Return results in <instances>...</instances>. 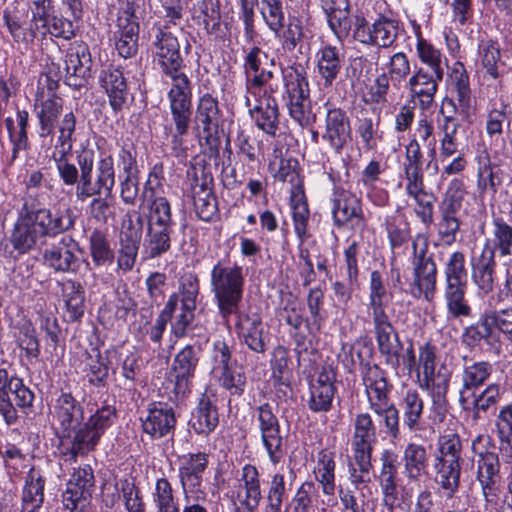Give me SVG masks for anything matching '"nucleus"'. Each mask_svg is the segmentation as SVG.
I'll use <instances>...</instances> for the list:
<instances>
[{"label":"nucleus","instance_id":"51","mask_svg":"<svg viewBox=\"0 0 512 512\" xmlns=\"http://www.w3.org/2000/svg\"><path fill=\"white\" fill-rule=\"evenodd\" d=\"M492 226V236L486 241L489 242L490 250L494 255L498 252L502 257L512 255V226L501 217H494Z\"/></svg>","mask_w":512,"mask_h":512},{"label":"nucleus","instance_id":"9","mask_svg":"<svg viewBox=\"0 0 512 512\" xmlns=\"http://www.w3.org/2000/svg\"><path fill=\"white\" fill-rule=\"evenodd\" d=\"M199 279L194 274H186L180 280L178 291L169 296L172 302L171 312L175 313L180 303L179 312L171 323V331L176 337H182L186 328L192 323L199 295Z\"/></svg>","mask_w":512,"mask_h":512},{"label":"nucleus","instance_id":"3","mask_svg":"<svg viewBox=\"0 0 512 512\" xmlns=\"http://www.w3.org/2000/svg\"><path fill=\"white\" fill-rule=\"evenodd\" d=\"M245 276L243 268L236 263L219 260L210 272V291L218 315L226 326L230 318L240 311L244 295Z\"/></svg>","mask_w":512,"mask_h":512},{"label":"nucleus","instance_id":"39","mask_svg":"<svg viewBox=\"0 0 512 512\" xmlns=\"http://www.w3.org/2000/svg\"><path fill=\"white\" fill-rule=\"evenodd\" d=\"M45 477L38 469L28 472L22 491L21 512H40L44 501Z\"/></svg>","mask_w":512,"mask_h":512},{"label":"nucleus","instance_id":"32","mask_svg":"<svg viewBox=\"0 0 512 512\" xmlns=\"http://www.w3.org/2000/svg\"><path fill=\"white\" fill-rule=\"evenodd\" d=\"M351 446L353 452L372 454L377 442V428L368 412L357 413L351 422Z\"/></svg>","mask_w":512,"mask_h":512},{"label":"nucleus","instance_id":"52","mask_svg":"<svg viewBox=\"0 0 512 512\" xmlns=\"http://www.w3.org/2000/svg\"><path fill=\"white\" fill-rule=\"evenodd\" d=\"M43 257L45 263L58 272L73 273L80 265V259L68 247L53 246Z\"/></svg>","mask_w":512,"mask_h":512},{"label":"nucleus","instance_id":"37","mask_svg":"<svg viewBox=\"0 0 512 512\" xmlns=\"http://www.w3.org/2000/svg\"><path fill=\"white\" fill-rule=\"evenodd\" d=\"M317 71L325 87H331L343 64V54L336 46L325 45L316 54Z\"/></svg>","mask_w":512,"mask_h":512},{"label":"nucleus","instance_id":"29","mask_svg":"<svg viewBox=\"0 0 512 512\" xmlns=\"http://www.w3.org/2000/svg\"><path fill=\"white\" fill-rule=\"evenodd\" d=\"M36 225L43 237H55L74 226V220L69 210L53 212L47 208L29 207Z\"/></svg>","mask_w":512,"mask_h":512},{"label":"nucleus","instance_id":"21","mask_svg":"<svg viewBox=\"0 0 512 512\" xmlns=\"http://www.w3.org/2000/svg\"><path fill=\"white\" fill-rule=\"evenodd\" d=\"M332 215L336 226L349 223L365 224L360 198L343 188H336L332 195Z\"/></svg>","mask_w":512,"mask_h":512},{"label":"nucleus","instance_id":"14","mask_svg":"<svg viewBox=\"0 0 512 512\" xmlns=\"http://www.w3.org/2000/svg\"><path fill=\"white\" fill-rule=\"evenodd\" d=\"M354 25V38L366 45L389 48L398 36V22L386 17H381L369 25L365 18L357 16Z\"/></svg>","mask_w":512,"mask_h":512},{"label":"nucleus","instance_id":"2","mask_svg":"<svg viewBox=\"0 0 512 512\" xmlns=\"http://www.w3.org/2000/svg\"><path fill=\"white\" fill-rule=\"evenodd\" d=\"M51 423L61 445L67 446L70 457L85 455L95 449L104 431L115 418V408L103 406L92 414L86 423L83 406L70 393H61L50 409Z\"/></svg>","mask_w":512,"mask_h":512},{"label":"nucleus","instance_id":"28","mask_svg":"<svg viewBox=\"0 0 512 512\" xmlns=\"http://www.w3.org/2000/svg\"><path fill=\"white\" fill-rule=\"evenodd\" d=\"M472 280L483 294H489L494 287V274L496 268L495 255L486 242L478 255L471 260Z\"/></svg>","mask_w":512,"mask_h":512},{"label":"nucleus","instance_id":"47","mask_svg":"<svg viewBox=\"0 0 512 512\" xmlns=\"http://www.w3.org/2000/svg\"><path fill=\"white\" fill-rule=\"evenodd\" d=\"M502 390L499 384L491 383L481 392H474L459 400V404L465 411H473L475 415L486 412L489 408L496 406L501 399Z\"/></svg>","mask_w":512,"mask_h":512},{"label":"nucleus","instance_id":"41","mask_svg":"<svg viewBox=\"0 0 512 512\" xmlns=\"http://www.w3.org/2000/svg\"><path fill=\"white\" fill-rule=\"evenodd\" d=\"M452 109L441 108L442 120L438 121V129L440 133V156L447 159L457 153L459 142L457 140V131L460 126Z\"/></svg>","mask_w":512,"mask_h":512},{"label":"nucleus","instance_id":"38","mask_svg":"<svg viewBox=\"0 0 512 512\" xmlns=\"http://www.w3.org/2000/svg\"><path fill=\"white\" fill-rule=\"evenodd\" d=\"M100 82L109 97L112 109L114 111L121 110L128 96V87L123 72L110 67L102 71Z\"/></svg>","mask_w":512,"mask_h":512},{"label":"nucleus","instance_id":"4","mask_svg":"<svg viewBox=\"0 0 512 512\" xmlns=\"http://www.w3.org/2000/svg\"><path fill=\"white\" fill-rule=\"evenodd\" d=\"M362 382L369 408L379 417L383 432L392 440L400 437V416L390 401L385 372L376 364H365L361 370Z\"/></svg>","mask_w":512,"mask_h":512},{"label":"nucleus","instance_id":"17","mask_svg":"<svg viewBox=\"0 0 512 512\" xmlns=\"http://www.w3.org/2000/svg\"><path fill=\"white\" fill-rule=\"evenodd\" d=\"M92 58L87 44L72 43L65 55V83L73 88L85 85L90 77Z\"/></svg>","mask_w":512,"mask_h":512},{"label":"nucleus","instance_id":"22","mask_svg":"<svg viewBox=\"0 0 512 512\" xmlns=\"http://www.w3.org/2000/svg\"><path fill=\"white\" fill-rule=\"evenodd\" d=\"M436 75L429 73L424 67L417 68L406 82V87L412 101L422 110L432 107L435 102V95L438 91Z\"/></svg>","mask_w":512,"mask_h":512},{"label":"nucleus","instance_id":"50","mask_svg":"<svg viewBox=\"0 0 512 512\" xmlns=\"http://www.w3.org/2000/svg\"><path fill=\"white\" fill-rule=\"evenodd\" d=\"M58 136L54 146L52 157L71 156L73 143L75 141L74 133L76 130V117L72 111L64 114L57 123Z\"/></svg>","mask_w":512,"mask_h":512},{"label":"nucleus","instance_id":"33","mask_svg":"<svg viewBox=\"0 0 512 512\" xmlns=\"http://www.w3.org/2000/svg\"><path fill=\"white\" fill-rule=\"evenodd\" d=\"M37 101L36 113L39 120L40 136L47 137L54 132L55 123L62 113L63 100L56 93L45 95V90L42 88Z\"/></svg>","mask_w":512,"mask_h":512},{"label":"nucleus","instance_id":"5","mask_svg":"<svg viewBox=\"0 0 512 512\" xmlns=\"http://www.w3.org/2000/svg\"><path fill=\"white\" fill-rule=\"evenodd\" d=\"M435 348L426 343L420 347L419 351V367L422 370V378L420 388L427 391L430 397V410L435 418L442 421L448 411L447 393L449 390L452 373L444 365L436 368Z\"/></svg>","mask_w":512,"mask_h":512},{"label":"nucleus","instance_id":"48","mask_svg":"<svg viewBox=\"0 0 512 512\" xmlns=\"http://www.w3.org/2000/svg\"><path fill=\"white\" fill-rule=\"evenodd\" d=\"M174 227L146 226L144 249L149 259H155L171 249Z\"/></svg>","mask_w":512,"mask_h":512},{"label":"nucleus","instance_id":"45","mask_svg":"<svg viewBox=\"0 0 512 512\" xmlns=\"http://www.w3.org/2000/svg\"><path fill=\"white\" fill-rule=\"evenodd\" d=\"M435 483L446 499H451L460 488L461 463L433 462Z\"/></svg>","mask_w":512,"mask_h":512},{"label":"nucleus","instance_id":"10","mask_svg":"<svg viewBox=\"0 0 512 512\" xmlns=\"http://www.w3.org/2000/svg\"><path fill=\"white\" fill-rule=\"evenodd\" d=\"M34 393L15 375L0 368V415L7 425L18 420L16 407L27 409L32 406Z\"/></svg>","mask_w":512,"mask_h":512},{"label":"nucleus","instance_id":"43","mask_svg":"<svg viewBox=\"0 0 512 512\" xmlns=\"http://www.w3.org/2000/svg\"><path fill=\"white\" fill-rule=\"evenodd\" d=\"M118 27L116 49L123 58H130L136 54L138 49V23L132 15L125 13L118 18Z\"/></svg>","mask_w":512,"mask_h":512},{"label":"nucleus","instance_id":"20","mask_svg":"<svg viewBox=\"0 0 512 512\" xmlns=\"http://www.w3.org/2000/svg\"><path fill=\"white\" fill-rule=\"evenodd\" d=\"M43 241L44 237L29 212L28 204L25 203L14 224L10 242L19 253H26Z\"/></svg>","mask_w":512,"mask_h":512},{"label":"nucleus","instance_id":"54","mask_svg":"<svg viewBox=\"0 0 512 512\" xmlns=\"http://www.w3.org/2000/svg\"><path fill=\"white\" fill-rule=\"evenodd\" d=\"M291 206L294 230L297 237L303 242L307 237L309 221L308 203L305 199L303 189L291 190Z\"/></svg>","mask_w":512,"mask_h":512},{"label":"nucleus","instance_id":"58","mask_svg":"<svg viewBox=\"0 0 512 512\" xmlns=\"http://www.w3.org/2000/svg\"><path fill=\"white\" fill-rule=\"evenodd\" d=\"M462 443L457 434L439 437L433 462L462 463Z\"/></svg>","mask_w":512,"mask_h":512},{"label":"nucleus","instance_id":"6","mask_svg":"<svg viewBox=\"0 0 512 512\" xmlns=\"http://www.w3.org/2000/svg\"><path fill=\"white\" fill-rule=\"evenodd\" d=\"M444 276L443 296L448 313L453 318L471 316L472 309L465 298L468 273L463 252L450 254L444 264Z\"/></svg>","mask_w":512,"mask_h":512},{"label":"nucleus","instance_id":"16","mask_svg":"<svg viewBox=\"0 0 512 512\" xmlns=\"http://www.w3.org/2000/svg\"><path fill=\"white\" fill-rule=\"evenodd\" d=\"M115 186L114 160L111 155L100 157L96 163L95 180L92 181V173L89 175V183L75 187V197L80 202H85L93 196H111Z\"/></svg>","mask_w":512,"mask_h":512},{"label":"nucleus","instance_id":"25","mask_svg":"<svg viewBox=\"0 0 512 512\" xmlns=\"http://www.w3.org/2000/svg\"><path fill=\"white\" fill-rule=\"evenodd\" d=\"M322 138L336 153L342 151L351 139L350 122L345 111L340 108L328 109Z\"/></svg>","mask_w":512,"mask_h":512},{"label":"nucleus","instance_id":"53","mask_svg":"<svg viewBox=\"0 0 512 512\" xmlns=\"http://www.w3.org/2000/svg\"><path fill=\"white\" fill-rule=\"evenodd\" d=\"M403 410L404 425L410 432L419 430V421L423 414L424 402L420 394L415 389H409L401 401Z\"/></svg>","mask_w":512,"mask_h":512},{"label":"nucleus","instance_id":"24","mask_svg":"<svg viewBox=\"0 0 512 512\" xmlns=\"http://www.w3.org/2000/svg\"><path fill=\"white\" fill-rule=\"evenodd\" d=\"M477 480L487 503H492L497 497L496 484L500 480L499 456L489 450L477 453Z\"/></svg>","mask_w":512,"mask_h":512},{"label":"nucleus","instance_id":"12","mask_svg":"<svg viewBox=\"0 0 512 512\" xmlns=\"http://www.w3.org/2000/svg\"><path fill=\"white\" fill-rule=\"evenodd\" d=\"M95 485L93 469L86 464L74 469L63 494L65 512H85Z\"/></svg>","mask_w":512,"mask_h":512},{"label":"nucleus","instance_id":"19","mask_svg":"<svg viewBox=\"0 0 512 512\" xmlns=\"http://www.w3.org/2000/svg\"><path fill=\"white\" fill-rule=\"evenodd\" d=\"M143 432L159 439L172 432L176 425L174 406L167 402L149 404L147 414L141 418Z\"/></svg>","mask_w":512,"mask_h":512},{"label":"nucleus","instance_id":"61","mask_svg":"<svg viewBox=\"0 0 512 512\" xmlns=\"http://www.w3.org/2000/svg\"><path fill=\"white\" fill-rule=\"evenodd\" d=\"M152 497L157 512H180L172 485L166 478H160L156 481Z\"/></svg>","mask_w":512,"mask_h":512},{"label":"nucleus","instance_id":"26","mask_svg":"<svg viewBox=\"0 0 512 512\" xmlns=\"http://www.w3.org/2000/svg\"><path fill=\"white\" fill-rule=\"evenodd\" d=\"M267 59V54L259 47H253L246 54L244 69L247 93L255 95V91L265 90L264 86L272 79L273 73L264 67Z\"/></svg>","mask_w":512,"mask_h":512},{"label":"nucleus","instance_id":"49","mask_svg":"<svg viewBox=\"0 0 512 512\" xmlns=\"http://www.w3.org/2000/svg\"><path fill=\"white\" fill-rule=\"evenodd\" d=\"M416 50L420 61L427 66L429 73L436 75L437 79H443L448 60L441 51L423 38L418 39Z\"/></svg>","mask_w":512,"mask_h":512},{"label":"nucleus","instance_id":"59","mask_svg":"<svg viewBox=\"0 0 512 512\" xmlns=\"http://www.w3.org/2000/svg\"><path fill=\"white\" fill-rule=\"evenodd\" d=\"M85 366L88 382L96 387L105 386L108 379V366L99 349L92 347L86 352Z\"/></svg>","mask_w":512,"mask_h":512},{"label":"nucleus","instance_id":"60","mask_svg":"<svg viewBox=\"0 0 512 512\" xmlns=\"http://www.w3.org/2000/svg\"><path fill=\"white\" fill-rule=\"evenodd\" d=\"M287 487L284 475L276 473L271 477L262 512H282Z\"/></svg>","mask_w":512,"mask_h":512},{"label":"nucleus","instance_id":"56","mask_svg":"<svg viewBox=\"0 0 512 512\" xmlns=\"http://www.w3.org/2000/svg\"><path fill=\"white\" fill-rule=\"evenodd\" d=\"M269 170L277 181L287 182L291 190L302 189V180L299 175L298 162L293 158H281L279 162H270Z\"/></svg>","mask_w":512,"mask_h":512},{"label":"nucleus","instance_id":"13","mask_svg":"<svg viewBox=\"0 0 512 512\" xmlns=\"http://www.w3.org/2000/svg\"><path fill=\"white\" fill-rule=\"evenodd\" d=\"M161 182L157 175H150L142 191L143 202L146 203L147 226L174 227L172 210L169 201L161 195Z\"/></svg>","mask_w":512,"mask_h":512},{"label":"nucleus","instance_id":"8","mask_svg":"<svg viewBox=\"0 0 512 512\" xmlns=\"http://www.w3.org/2000/svg\"><path fill=\"white\" fill-rule=\"evenodd\" d=\"M413 281L411 294L415 298L424 297L431 301L436 292L437 266L433 255L428 253V243L425 237L418 235L412 241Z\"/></svg>","mask_w":512,"mask_h":512},{"label":"nucleus","instance_id":"44","mask_svg":"<svg viewBox=\"0 0 512 512\" xmlns=\"http://www.w3.org/2000/svg\"><path fill=\"white\" fill-rule=\"evenodd\" d=\"M218 102L209 94L203 95L198 103L195 123L199 137L208 140L217 128Z\"/></svg>","mask_w":512,"mask_h":512},{"label":"nucleus","instance_id":"55","mask_svg":"<svg viewBox=\"0 0 512 512\" xmlns=\"http://www.w3.org/2000/svg\"><path fill=\"white\" fill-rule=\"evenodd\" d=\"M379 351L386 357V363L397 368L400 364L401 343L394 327L375 331Z\"/></svg>","mask_w":512,"mask_h":512},{"label":"nucleus","instance_id":"31","mask_svg":"<svg viewBox=\"0 0 512 512\" xmlns=\"http://www.w3.org/2000/svg\"><path fill=\"white\" fill-rule=\"evenodd\" d=\"M208 465V455L202 452L184 455L179 467L182 491L204 490L203 473Z\"/></svg>","mask_w":512,"mask_h":512},{"label":"nucleus","instance_id":"57","mask_svg":"<svg viewBox=\"0 0 512 512\" xmlns=\"http://www.w3.org/2000/svg\"><path fill=\"white\" fill-rule=\"evenodd\" d=\"M466 195L464 182L459 178L452 179L439 204L440 213L456 215L461 210Z\"/></svg>","mask_w":512,"mask_h":512},{"label":"nucleus","instance_id":"1","mask_svg":"<svg viewBox=\"0 0 512 512\" xmlns=\"http://www.w3.org/2000/svg\"><path fill=\"white\" fill-rule=\"evenodd\" d=\"M152 42V52L155 60L169 81L170 89L167 93L172 121L175 125L172 131L174 148L183 143V136L187 134L192 116V88L188 76L182 71L183 59L180 55L177 38L169 31L166 25H158Z\"/></svg>","mask_w":512,"mask_h":512},{"label":"nucleus","instance_id":"62","mask_svg":"<svg viewBox=\"0 0 512 512\" xmlns=\"http://www.w3.org/2000/svg\"><path fill=\"white\" fill-rule=\"evenodd\" d=\"M196 20L199 25H203L208 34L215 38H221L224 35L220 12L212 2H202Z\"/></svg>","mask_w":512,"mask_h":512},{"label":"nucleus","instance_id":"7","mask_svg":"<svg viewBox=\"0 0 512 512\" xmlns=\"http://www.w3.org/2000/svg\"><path fill=\"white\" fill-rule=\"evenodd\" d=\"M286 100L290 116L302 127H308L316 121L312 108L308 81L301 70L288 67L283 70Z\"/></svg>","mask_w":512,"mask_h":512},{"label":"nucleus","instance_id":"64","mask_svg":"<svg viewBox=\"0 0 512 512\" xmlns=\"http://www.w3.org/2000/svg\"><path fill=\"white\" fill-rule=\"evenodd\" d=\"M493 334V328L488 313L481 315L479 321L464 329L462 334V342L469 348H474L480 344L482 340H488Z\"/></svg>","mask_w":512,"mask_h":512},{"label":"nucleus","instance_id":"40","mask_svg":"<svg viewBox=\"0 0 512 512\" xmlns=\"http://www.w3.org/2000/svg\"><path fill=\"white\" fill-rule=\"evenodd\" d=\"M493 372V365L488 361H478L465 365L462 371V386L459 389V400L472 396V393L485 384Z\"/></svg>","mask_w":512,"mask_h":512},{"label":"nucleus","instance_id":"46","mask_svg":"<svg viewBox=\"0 0 512 512\" xmlns=\"http://www.w3.org/2000/svg\"><path fill=\"white\" fill-rule=\"evenodd\" d=\"M219 422L216 405L208 395H202L198 406L192 413L191 427L198 434L208 435L214 431Z\"/></svg>","mask_w":512,"mask_h":512},{"label":"nucleus","instance_id":"23","mask_svg":"<svg viewBox=\"0 0 512 512\" xmlns=\"http://www.w3.org/2000/svg\"><path fill=\"white\" fill-rule=\"evenodd\" d=\"M333 379L332 371L322 368L310 381L307 405L312 412L326 413L331 409L336 390Z\"/></svg>","mask_w":512,"mask_h":512},{"label":"nucleus","instance_id":"30","mask_svg":"<svg viewBox=\"0 0 512 512\" xmlns=\"http://www.w3.org/2000/svg\"><path fill=\"white\" fill-rule=\"evenodd\" d=\"M198 361L199 349L192 345H186L175 355L171 376L174 378L177 393H184L187 390Z\"/></svg>","mask_w":512,"mask_h":512},{"label":"nucleus","instance_id":"42","mask_svg":"<svg viewBox=\"0 0 512 512\" xmlns=\"http://www.w3.org/2000/svg\"><path fill=\"white\" fill-rule=\"evenodd\" d=\"M429 456L426 448L414 442L403 451L404 474L409 481L417 482L428 474Z\"/></svg>","mask_w":512,"mask_h":512},{"label":"nucleus","instance_id":"15","mask_svg":"<svg viewBox=\"0 0 512 512\" xmlns=\"http://www.w3.org/2000/svg\"><path fill=\"white\" fill-rule=\"evenodd\" d=\"M245 105L256 126L274 136L279 125V112L276 100L266 90L255 91V95L247 93Z\"/></svg>","mask_w":512,"mask_h":512},{"label":"nucleus","instance_id":"36","mask_svg":"<svg viewBox=\"0 0 512 512\" xmlns=\"http://www.w3.org/2000/svg\"><path fill=\"white\" fill-rule=\"evenodd\" d=\"M336 461L332 451L323 449L318 452L312 470L316 482L326 496H333L336 491Z\"/></svg>","mask_w":512,"mask_h":512},{"label":"nucleus","instance_id":"11","mask_svg":"<svg viewBox=\"0 0 512 512\" xmlns=\"http://www.w3.org/2000/svg\"><path fill=\"white\" fill-rule=\"evenodd\" d=\"M263 446L273 464H278L284 456L283 438L278 418L269 403L257 406L253 412Z\"/></svg>","mask_w":512,"mask_h":512},{"label":"nucleus","instance_id":"35","mask_svg":"<svg viewBox=\"0 0 512 512\" xmlns=\"http://www.w3.org/2000/svg\"><path fill=\"white\" fill-rule=\"evenodd\" d=\"M237 315L235 328L239 337L250 350L256 353H264L266 351V343L263 336L264 327L261 318L255 314L238 313Z\"/></svg>","mask_w":512,"mask_h":512},{"label":"nucleus","instance_id":"63","mask_svg":"<svg viewBox=\"0 0 512 512\" xmlns=\"http://www.w3.org/2000/svg\"><path fill=\"white\" fill-rule=\"evenodd\" d=\"M90 254L96 266L112 263L114 252L106 235L100 230H94L89 237Z\"/></svg>","mask_w":512,"mask_h":512},{"label":"nucleus","instance_id":"18","mask_svg":"<svg viewBox=\"0 0 512 512\" xmlns=\"http://www.w3.org/2000/svg\"><path fill=\"white\" fill-rule=\"evenodd\" d=\"M449 80L455 99H448L443 102L444 108L458 112L463 118H468L473 112L469 76L461 62H455L449 73Z\"/></svg>","mask_w":512,"mask_h":512},{"label":"nucleus","instance_id":"34","mask_svg":"<svg viewBox=\"0 0 512 512\" xmlns=\"http://www.w3.org/2000/svg\"><path fill=\"white\" fill-rule=\"evenodd\" d=\"M329 27L339 40L346 38L351 30L349 0H320Z\"/></svg>","mask_w":512,"mask_h":512},{"label":"nucleus","instance_id":"27","mask_svg":"<svg viewBox=\"0 0 512 512\" xmlns=\"http://www.w3.org/2000/svg\"><path fill=\"white\" fill-rule=\"evenodd\" d=\"M237 499L241 506L249 512H254L262 499L260 475L257 468L246 464L238 479Z\"/></svg>","mask_w":512,"mask_h":512}]
</instances>
